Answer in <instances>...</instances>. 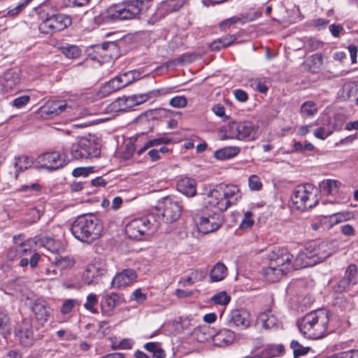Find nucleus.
Instances as JSON below:
<instances>
[{
	"instance_id": "nucleus-1",
	"label": "nucleus",
	"mask_w": 358,
	"mask_h": 358,
	"mask_svg": "<svg viewBox=\"0 0 358 358\" xmlns=\"http://www.w3.org/2000/svg\"><path fill=\"white\" fill-rule=\"evenodd\" d=\"M203 205L206 208H215L223 212L235 205L241 198L238 186L220 184L214 188L205 187L202 192Z\"/></svg>"
},
{
	"instance_id": "nucleus-2",
	"label": "nucleus",
	"mask_w": 358,
	"mask_h": 358,
	"mask_svg": "<svg viewBox=\"0 0 358 358\" xmlns=\"http://www.w3.org/2000/svg\"><path fill=\"white\" fill-rule=\"evenodd\" d=\"M102 231V224L93 214L78 216L71 227L73 236L78 241L87 243H91L99 239Z\"/></svg>"
},
{
	"instance_id": "nucleus-3",
	"label": "nucleus",
	"mask_w": 358,
	"mask_h": 358,
	"mask_svg": "<svg viewBox=\"0 0 358 358\" xmlns=\"http://www.w3.org/2000/svg\"><path fill=\"white\" fill-rule=\"evenodd\" d=\"M329 322L328 311L325 309H319L307 313L298 322V327L304 337L319 339L326 335Z\"/></svg>"
},
{
	"instance_id": "nucleus-4",
	"label": "nucleus",
	"mask_w": 358,
	"mask_h": 358,
	"mask_svg": "<svg viewBox=\"0 0 358 358\" xmlns=\"http://www.w3.org/2000/svg\"><path fill=\"white\" fill-rule=\"evenodd\" d=\"M160 224V216L152 213L131 220L127 224L125 231L131 238L141 240L151 236L157 230Z\"/></svg>"
},
{
	"instance_id": "nucleus-5",
	"label": "nucleus",
	"mask_w": 358,
	"mask_h": 358,
	"mask_svg": "<svg viewBox=\"0 0 358 358\" xmlns=\"http://www.w3.org/2000/svg\"><path fill=\"white\" fill-rule=\"evenodd\" d=\"M145 0H126L110 6L103 13L106 20H131L140 14Z\"/></svg>"
},
{
	"instance_id": "nucleus-6",
	"label": "nucleus",
	"mask_w": 358,
	"mask_h": 358,
	"mask_svg": "<svg viewBox=\"0 0 358 358\" xmlns=\"http://www.w3.org/2000/svg\"><path fill=\"white\" fill-rule=\"evenodd\" d=\"M316 193L317 189L310 184L298 186L292 196L294 206L301 210L315 206L319 201Z\"/></svg>"
},
{
	"instance_id": "nucleus-7",
	"label": "nucleus",
	"mask_w": 358,
	"mask_h": 358,
	"mask_svg": "<svg viewBox=\"0 0 358 358\" xmlns=\"http://www.w3.org/2000/svg\"><path fill=\"white\" fill-rule=\"evenodd\" d=\"M29 254L31 255V257L29 258H22L19 264L22 267H26L29 265L31 268H34L37 266L41 259V255L37 252H32L29 244L26 241L22 243V244L11 247L7 252V256L10 259H13L16 257L28 255Z\"/></svg>"
},
{
	"instance_id": "nucleus-8",
	"label": "nucleus",
	"mask_w": 358,
	"mask_h": 358,
	"mask_svg": "<svg viewBox=\"0 0 358 358\" xmlns=\"http://www.w3.org/2000/svg\"><path fill=\"white\" fill-rule=\"evenodd\" d=\"M71 157L74 159H91L99 157L101 152L94 141L83 138L71 147Z\"/></svg>"
},
{
	"instance_id": "nucleus-9",
	"label": "nucleus",
	"mask_w": 358,
	"mask_h": 358,
	"mask_svg": "<svg viewBox=\"0 0 358 358\" xmlns=\"http://www.w3.org/2000/svg\"><path fill=\"white\" fill-rule=\"evenodd\" d=\"M71 24L70 17L64 14H53L48 16L38 26L41 33L52 34L64 30Z\"/></svg>"
},
{
	"instance_id": "nucleus-10",
	"label": "nucleus",
	"mask_w": 358,
	"mask_h": 358,
	"mask_svg": "<svg viewBox=\"0 0 358 358\" xmlns=\"http://www.w3.org/2000/svg\"><path fill=\"white\" fill-rule=\"evenodd\" d=\"M161 220L163 219L166 223L176 221L180 216L182 206L180 202L173 197L166 196L162 199L159 203Z\"/></svg>"
},
{
	"instance_id": "nucleus-11",
	"label": "nucleus",
	"mask_w": 358,
	"mask_h": 358,
	"mask_svg": "<svg viewBox=\"0 0 358 358\" xmlns=\"http://www.w3.org/2000/svg\"><path fill=\"white\" fill-rule=\"evenodd\" d=\"M196 222L200 232L209 234L219 229L224 224V220L220 213H213L199 217Z\"/></svg>"
},
{
	"instance_id": "nucleus-12",
	"label": "nucleus",
	"mask_w": 358,
	"mask_h": 358,
	"mask_svg": "<svg viewBox=\"0 0 358 358\" xmlns=\"http://www.w3.org/2000/svg\"><path fill=\"white\" fill-rule=\"evenodd\" d=\"M269 263L280 269L284 270L287 274L292 268L293 255L285 249L278 248L273 251L269 255Z\"/></svg>"
},
{
	"instance_id": "nucleus-13",
	"label": "nucleus",
	"mask_w": 358,
	"mask_h": 358,
	"mask_svg": "<svg viewBox=\"0 0 358 358\" xmlns=\"http://www.w3.org/2000/svg\"><path fill=\"white\" fill-rule=\"evenodd\" d=\"M107 272L105 262H96L87 266L83 274V279L87 285L97 283L99 278Z\"/></svg>"
},
{
	"instance_id": "nucleus-14",
	"label": "nucleus",
	"mask_w": 358,
	"mask_h": 358,
	"mask_svg": "<svg viewBox=\"0 0 358 358\" xmlns=\"http://www.w3.org/2000/svg\"><path fill=\"white\" fill-rule=\"evenodd\" d=\"M20 80V71L16 69L6 71L0 78L1 91L5 94L13 92Z\"/></svg>"
},
{
	"instance_id": "nucleus-15",
	"label": "nucleus",
	"mask_w": 358,
	"mask_h": 358,
	"mask_svg": "<svg viewBox=\"0 0 358 358\" xmlns=\"http://www.w3.org/2000/svg\"><path fill=\"white\" fill-rule=\"evenodd\" d=\"M37 162L41 168L49 171L59 169L65 165V162L61 159L60 155L56 152H47L40 155L37 158Z\"/></svg>"
},
{
	"instance_id": "nucleus-16",
	"label": "nucleus",
	"mask_w": 358,
	"mask_h": 358,
	"mask_svg": "<svg viewBox=\"0 0 358 358\" xmlns=\"http://www.w3.org/2000/svg\"><path fill=\"white\" fill-rule=\"evenodd\" d=\"M250 313L245 309H235L229 315V325L239 329H245L250 326Z\"/></svg>"
},
{
	"instance_id": "nucleus-17",
	"label": "nucleus",
	"mask_w": 358,
	"mask_h": 358,
	"mask_svg": "<svg viewBox=\"0 0 358 358\" xmlns=\"http://www.w3.org/2000/svg\"><path fill=\"white\" fill-rule=\"evenodd\" d=\"M308 248L315 260V264L324 261L334 252L331 244L327 242H322L317 245L315 244L310 245Z\"/></svg>"
},
{
	"instance_id": "nucleus-18",
	"label": "nucleus",
	"mask_w": 358,
	"mask_h": 358,
	"mask_svg": "<svg viewBox=\"0 0 358 358\" xmlns=\"http://www.w3.org/2000/svg\"><path fill=\"white\" fill-rule=\"evenodd\" d=\"M31 308L38 322L43 324L48 321L50 312L45 300L42 299H36L33 302Z\"/></svg>"
},
{
	"instance_id": "nucleus-19",
	"label": "nucleus",
	"mask_w": 358,
	"mask_h": 358,
	"mask_svg": "<svg viewBox=\"0 0 358 358\" xmlns=\"http://www.w3.org/2000/svg\"><path fill=\"white\" fill-rule=\"evenodd\" d=\"M120 304V296L115 292L106 294L101 301V308L104 315H111L115 307Z\"/></svg>"
},
{
	"instance_id": "nucleus-20",
	"label": "nucleus",
	"mask_w": 358,
	"mask_h": 358,
	"mask_svg": "<svg viewBox=\"0 0 358 358\" xmlns=\"http://www.w3.org/2000/svg\"><path fill=\"white\" fill-rule=\"evenodd\" d=\"M314 265H315V260L312 256L308 246L300 251L292 262V268L296 270Z\"/></svg>"
},
{
	"instance_id": "nucleus-21",
	"label": "nucleus",
	"mask_w": 358,
	"mask_h": 358,
	"mask_svg": "<svg viewBox=\"0 0 358 358\" xmlns=\"http://www.w3.org/2000/svg\"><path fill=\"white\" fill-rule=\"evenodd\" d=\"M238 140L255 141L257 138V127L250 121L238 122Z\"/></svg>"
},
{
	"instance_id": "nucleus-22",
	"label": "nucleus",
	"mask_w": 358,
	"mask_h": 358,
	"mask_svg": "<svg viewBox=\"0 0 358 358\" xmlns=\"http://www.w3.org/2000/svg\"><path fill=\"white\" fill-rule=\"evenodd\" d=\"M136 271L133 269H124L117 273L111 282L113 287L120 288L132 283L136 278Z\"/></svg>"
},
{
	"instance_id": "nucleus-23",
	"label": "nucleus",
	"mask_w": 358,
	"mask_h": 358,
	"mask_svg": "<svg viewBox=\"0 0 358 358\" xmlns=\"http://www.w3.org/2000/svg\"><path fill=\"white\" fill-rule=\"evenodd\" d=\"M96 52L104 59H116L120 55V48L115 42H105L96 46Z\"/></svg>"
},
{
	"instance_id": "nucleus-24",
	"label": "nucleus",
	"mask_w": 358,
	"mask_h": 358,
	"mask_svg": "<svg viewBox=\"0 0 358 358\" xmlns=\"http://www.w3.org/2000/svg\"><path fill=\"white\" fill-rule=\"evenodd\" d=\"M177 189L187 196H194L196 194V182L192 178L184 177L178 181Z\"/></svg>"
},
{
	"instance_id": "nucleus-25",
	"label": "nucleus",
	"mask_w": 358,
	"mask_h": 358,
	"mask_svg": "<svg viewBox=\"0 0 358 358\" xmlns=\"http://www.w3.org/2000/svg\"><path fill=\"white\" fill-rule=\"evenodd\" d=\"M257 321L261 323L266 329L275 328L278 325V320L273 314L271 308L270 307L266 308L259 314Z\"/></svg>"
},
{
	"instance_id": "nucleus-26",
	"label": "nucleus",
	"mask_w": 358,
	"mask_h": 358,
	"mask_svg": "<svg viewBox=\"0 0 358 358\" xmlns=\"http://www.w3.org/2000/svg\"><path fill=\"white\" fill-rule=\"evenodd\" d=\"M16 334L19 336L24 345H31L34 340V334L31 326L27 322L23 321L19 329L16 330Z\"/></svg>"
},
{
	"instance_id": "nucleus-27",
	"label": "nucleus",
	"mask_w": 358,
	"mask_h": 358,
	"mask_svg": "<svg viewBox=\"0 0 358 358\" xmlns=\"http://www.w3.org/2000/svg\"><path fill=\"white\" fill-rule=\"evenodd\" d=\"M123 88L121 83L120 82L117 76L114 78L111 79L110 81L106 83L99 91V96L100 97H106L112 94L114 92H116L120 89Z\"/></svg>"
},
{
	"instance_id": "nucleus-28",
	"label": "nucleus",
	"mask_w": 358,
	"mask_h": 358,
	"mask_svg": "<svg viewBox=\"0 0 358 358\" xmlns=\"http://www.w3.org/2000/svg\"><path fill=\"white\" fill-rule=\"evenodd\" d=\"M340 185L341 182L338 180L326 179L320 182L319 188L322 192L328 195H334L338 192Z\"/></svg>"
},
{
	"instance_id": "nucleus-29",
	"label": "nucleus",
	"mask_w": 358,
	"mask_h": 358,
	"mask_svg": "<svg viewBox=\"0 0 358 358\" xmlns=\"http://www.w3.org/2000/svg\"><path fill=\"white\" fill-rule=\"evenodd\" d=\"M227 275V268L224 264L217 262L213 267L210 273L212 282H219L223 280Z\"/></svg>"
},
{
	"instance_id": "nucleus-30",
	"label": "nucleus",
	"mask_w": 358,
	"mask_h": 358,
	"mask_svg": "<svg viewBox=\"0 0 358 358\" xmlns=\"http://www.w3.org/2000/svg\"><path fill=\"white\" fill-rule=\"evenodd\" d=\"M283 271L284 270L280 269V268H277L269 263L268 266L264 269L263 275L268 281L275 282L282 275H285Z\"/></svg>"
},
{
	"instance_id": "nucleus-31",
	"label": "nucleus",
	"mask_w": 358,
	"mask_h": 358,
	"mask_svg": "<svg viewBox=\"0 0 358 358\" xmlns=\"http://www.w3.org/2000/svg\"><path fill=\"white\" fill-rule=\"evenodd\" d=\"M236 37L235 35H227L212 42L210 47L212 50H219L221 48H225L229 46L236 41Z\"/></svg>"
},
{
	"instance_id": "nucleus-32",
	"label": "nucleus",
	"mask_w": 358,
	"mask_h": 358,
	"mask_svg": "<svg viewBox=\"0 0 358 358\" xmlns=\"http://www.w3.org/2000/svg\"><path fill=\"white\" fill-rule=\"evenodd\" d=\"M239 151V148L236 146L225 147L217 150L215 152L214 156L217 159L226 160L237 155Z\"/></svg>"
},
{
	"instance_id": "nucleus-33",
	"label": "nucleus",
	"mask_w": 358,
	"mask_h": 358,
	"mask_svg": "<svg viewBox=\"0 0 358 358\" xmlns=\"http://www.w3.org/2000/svg\"><path fill=\"white\" fill-rule=\"evenodd\" d=\"M57 115L62 113L74 114L78 109L77 104L73 101L57 100Z\"/></svg>"
},
{
	"instance_id": "nucleus-34",
	"label": "nucleus",
	"mask_w": 358,
	"mask_h": 358,
	"mask_svg": "<svg viewBox=\"0 0 358 358\" xmlns=\"http://www.w3.org/2000/svg\"><path fill=\"white\" fill-rule=\"evenodd\" d=\"M42 244L44 248L56 255L64 250V247L61 241L51 238L45 237L42 240Z\"/></svg>"
},
{
	"instance_id": "nucleus-35",
	"label": "nucleus",
	"mask_w": 358,
	"mask_h": 358,
	"mask_svg": "<svg viewBox=\"0 0 358 358\" xmlns=\"http://www.w3.org/2000/svg\"><path fill=\"white\" fill-rule=\"evenodd\" d=\"M50 260L60 269L71 268L74 264L73 259L69 256L62 257L57 255L53 258L50 257Z\"/></svg>"
},
{
	"instance_id": "nucleus-36",
	"label": "nucleus",
	"mask_w": 358,
	"mask_h": 358,
	"mask_svg": "<svg viewBox=\"0 0 358 358\" xmlns=\"http://www.w3.org/2000/svg\"><path fill=\"white\" fill-rule=\"evenodd\" d=\"M224 133L222 138H236L238 139V122H231L224 127L221 131Z\"/></svg>"
},
{
	"instance_id": "nucleus-37",
	"label": "nucleus",
	"mask_w": 358,
	"mask_h": 358,
	"mask_svg": "<svg viewBox=\"0 0 358 358\" xmlns=\"http://www.w3.org/2000/svg\"><path fill=\"white\" fill-rule=\"evenodd\" d=\"M33 164L32 159L27 156L16 157L15 158V167L17 169L16 177H17L18 172L22 171L31 167Z\"/></svg>"
},
{
	"instance_id": "nucleus-38",
	"label": "nucleus",
	"mask_w": 358,
	"mask_h": 358,
	"mask_svg": "<svg viewBox=\"0 0 358 358\" xmlns=\"http://www.w3.org/2000/svg\"><path fill=\"white\" fill-rule=\"evenodd\" d=\"M357 272V266L355 264L348 266L345 271L344 277L339 281L338 285L340 287L345 289L352 281Z\"/></svg>"
},
{
	"instance_id": "nucleus-39",
	"label": "nucleus",
	"mask_w": 358,
	"mask_h": 358,
	"mask_svg": "<svg viewBox=\"0 0 358 358\" xmlns=\"http://www.w3.org/2000/svg\"><path fill=\"white\" fill-rule=\"evenodd\" d=\"M284 351V348L282 345H269L266 346L262 352L264 358H273L278 356Z\"/></svg>"
},
{
	"instance_id": "nucleus-40",
	"label": "nucleus",
	"mask_w": 358,
	"mask_h": 358,
	"mask_svg": "<svg viewBox=\"0 0 358 358\" xmlns=\"http://www.w3.org/2000/svg\"><path fill=\"white\" fill-rule=\"evenodd\" d=\"M57 100L50 101L41 108V113L43 115L48 117H53L57 115Z\"/></svg>"
},
{
	"instance_id": "nucleus-41",
	"label": "nucleus",
	"mask_w": 358,
	"mask_h": 358,
	"mask_svg": "<svg viewBox=\"0 0 358 358\" xmlns=\"http://www.w3.org/2000/svg\"><path fill=\"white\" fill-rule=\"evenodd\" d=\"M62 52L69 59H77L81 55L80 49L74 45H67L61 48Z\"/></svg>"
},
{
	"instance_id": "nucleus-42",
	"label": "nucleus",
	"mask_w": 358,
	"mask_h": 358,
	"mask_svg": "<svg viewBox=\"0 0 358 358\" xmlns=\"http://www.w3.org/2000/svg\"><path fill=\"white\" fill-rule=\"evenodd\" d=\"M352 215L350 212L345 211L337 213L331 215L329 217V222L331 223V226L334 224L349 220L352 218Z\"/></svg>"
},
{
	"instance_id": "nucleus-43",
	"label": "nucleus",
	"mask_w": 358,
	"mask_h": 358,
	"mask_svg": "<svg viewBox=\"0 0 358 358\" xmlns=\"http://www.w3.org/2000/svg\"><path fill=\"white\" fill-rule=\"evenodd\" d=\"M10 331V320L8 313L0 308V332L7 334Z\"/></svg>"
},
{
	"instance_id": "nucleus-44",
	"label": "nucleus",
	"mask_w": 358,
	"mask_h": 358,
	"mask_svg": "<svg viewBox=\"0 0 358 358\" xmlns=\"http://www.w3.org/2000/svg\"><path fill=\"white\" fill-rule=\"evenodd\" d=\"M317 111L316 104L313 101H306L301 107V112L305 116H313Z\"/></svg>"
},
{
	"instance_id": "nucleus-45",
	"label": "nucleus",
	"mask_w": 358,
	"mask_h": 358,
	"mask_svg": "<svg viewBox=\"0 0 358 358\" xmlns=\"http://www.w3.org/2000/svg\"><path fill=\"white\" fill-rule=\"evenodd\" d=\"M98 303V298L95 294L91 293L87 296V301L84 307L92 313H97V308L95 307Z\"/></svg>"
},
{
	"instance_id": "nucleus-46",
	"label": "nucleus",
	"mask_w": 358,
	"mask_h": 358,
	"mask_svg": "<svg viewBox=\"0 0 358 358\" xmlns=\"http://www.w3.org/2000/svg\"><path fill=\"white\" fill-rule=\"evenodd\" d=\"M211 300L215 304L225 306L229 303L231 297L226 292L222 291L215 294Z\"/></svg>"
},
{
	"instance_id": "nucleus-47",
	"label": "nucleus",
	"mask_w": 358,
	"mask_h": 358,
	"mask_svg": "<svg viewBox=\"0 0 358 358\" xmlns=\"http://www.w3.org/2000/svg\"><path fill=\"white\" fill-rule=\"evenodd\" d=\"M217 338L224 344L229 345L233 343L235 335L232 331L229 329H224L217 334Z\"/></svg>"
},
{
	"instance_id": "nucleus-48",
	"label": "nucleus",
	"mask_w": 358,
	"mask_h": 358,
	"mask_svg": "<svg viewBox=\"0 0 358 358\" xmlns=\"http://www.w3.org/2000/svg\"><path fill=\"white\" fill-rule=\"evenodd\" d=\"M291 348L294 351L295 357L306 355L310 350L309 347H303L296 341H292Z\"/></svg>"
},
{
	"instance_id": "nucleus-49",
	"label": "nucleus",
	"mask_w": 358,
	"mask_h": 358,
	"mask_svg": "<svg viewBox=\"0 0 358 358\" xmlns=\"http://www.w3.org/2000/svg\"><path fill=\"white\" fill-rule=\"evenodd\" d=\"M323 46V43L316 38H310L305 43V48L308 51L317 50Z\"/></svg>"
},
{
	"instance_id": "nucleus-50",
	"label": "nucleus",
	"mask_w": 358,
	"mask_h": 358,
	"mask_svg": "<svg viewBox=\"0 0 358 358\" xmlns=\"http://www.w3.org/2000/svg\"><path fill=\"white\" fill-rule=\"evenodd\" d=\"M329 358H358V350H350L330 356Z\"/></svg>"
},
{
	"instance_id": "nucleus-51",
	"label": "nucleus",
	"mask_w": 358,
	"mask_h": 358,
	"mask_svg": "<svg viewBox=\"0 0 358 358\" xmlns=\"http://www.w3.org/2000/svg\"><path fill=\"white\" fill-rule=\"evenodd\" d=\"M27 5H28V3L26 2L25 0H24L23 2L20 3L14 8L8 10L6 15H4V17H16L20 13H21L22 11V10L26 6H27Z\"/></svg>"
},
{
	"instance_id": "nucleus-52",
	"label": "nucleus",
	"mask_w": 358,
	"mask_h": 358,
	"mask_svg": "<svg viewBox=\"0 0 358 358\" xmlns=\"http://www.w3.org/2000/svg\"><path fill=\"white\" fill-rule=\"evenodd\" d=\"M169 103L174 108H184L187 106V101L185 96H177L172 98Z\"/></svg>"
},
{
	"instance_id": "nucleus-53",
	"label": "nucleus",
	"mask_w": 358,
	"mask_h": 358,
	"mask_svg": "<svg viewBox=\"0 0 358 358\" xmlns=\"http://www.w3.org/2000/svg\"><path fill=\"white\" fill-rule=\"evenodd\" d=\"M208 329L206 328H199L195 329L194 331V336L196 339L199 342H204L207 341L210 336L207 334Z\"/></svg>"
},
{
	"instance_id": "nucleus-54",
	"label": "nucleus",
	"mask_w": 358,
	"mask_h": 358,
	"mask_svg": "<svg viewBox=\"0 0 358 358\" xmlns=\"http://www.w3.org/2000/svg\"><path fill=\"white\" fill-rule=\"evenodd\" d=\"M132 98H133V95L129 96H124L122 98H119L118 99H117V101H116L115 102H113L112 103V106H115L117 103H118L119 105L121 103H124L125 104L126 108H132L135 106H137L135 103L134 99H132Z\"/></svg>"
},
{
	"instance_id": "nucleus-55",
	"label": "nucleus",
	"mask_w": 358,
	"mask_h": 358,
	"mask_svg": "<svg viewBox=\"0 0 358 358\" xmlns=\"http://www.w3.org/2000/svg\"><path fill=\"white\" fill-rule=\"evenodd\" d=\"M293 147V151L295 152H303L306 150L311 151L314 149L313 145L310 143H305L303 144L301 142H295Z\"/></svg>"
},
{
	"instance_id": "nucleus-56",
	"label": "nucleus",
	"mask_w": 358,
	"mask_h": 358,
	"mask_svg": "<svg viewBox=\"0 0 358 358\" xmlns=\"http://www.w3.org/2000/svg\"><path fill=\"white\" fill-rule=\"evenodd\" d=\"M131 74L127 71L124 73L117 76L120 82L123 87L129 85L134 82V77H131Z\"/></svg>"
},
{
	"instance_id": "nucleus-57",
	"label": "nucleus",
	"mask_w": 358,
	"mask_h": 358,
	"mask_svg": "<svg viewBox=\"0 0 358 358\" xmlns=\"http://www.w3.org/2000/svg\"><path fill=\"white\" fill-rule=\"evenodd\" d=\"M254 224V220L252 219V213L247 211L245 213L243 220L240 224L241 229H247L252 227Z\"/></svg>"
},
{
	"instance_id": "nucleus-58",
	"label": "nucleus",
	"mask_w": 358,
	"mask_h": 358,
	"mask_svg": "<svg viewBox=\"0 0 358 358\" xmlns=\"http://www.w3.org/2000/svg\"><path fill=\"white\" fill-rule=\"evenodd\" d=\"M134 342L131 339L124 338L117 345H113L112 348L113 350L116 349H122V350H127L131 349L133 346Z\"/></svg>"
},
{
	"instance_id": "nucleus-59",
	"label": "nucleus",
	"mask_w": 358,
	"mask_h": 358,
	"mask_svg": "<svg viewBox=\"0 0 358 358\" xmlns=\"http://www.w3.org/2000/svg\"><path fill=\"white\" fill-rule=\"evenodd\" d=\"M171 142V139L165 137H159L154 139H150L147 141L149 148L158 146L162 144H169Z\"/></svg>"
},
{
	"instance_id": "nucleus-60",
	"label": "nucleus",
	"mask_w": 358,
	"mask_h": 358,
	"mask_svg": "<svg viewBox=\"0 0 358 358\" xmlns=\"http://www.w3.org/2000/svg\"><path fill=\"white\" fill-rule=\"evenodd\" d=\"M93 169V167H78L76 168L73 170L72 175L74 177H80V176H85L87 177L89 173L92 171Z\"/></svg>"
},
{
	"instance_id": "nucleus-61",
	"label": "nucleus",
	"mask_w": 358,
	"mask_h": 358,
	"mask_svg": "<svg viewBox=\"0 0 358 358\" xmlns=\"http://www.w3.org/2000/svg\"><path fill=\"white\" fill-rule=\"evenodd\" d=\"M76 303V301L74 299H66L61 308V313L64 315L69 313Z\"/></svg>"
},
{
	"instance_id": "nucleus-62",
	"label": "nucleus",
	"mask_w": 358,
	"mask_h": 358,
	"mask_svg": "<svg viewBox=\"0 0 358 358\" xmlns=\"http://www.w3.org/2000/svg\"><path fill=\"white\" fill-rule=\"evenodd\" d=\"M248 182L250 188L253 190H259L262 187L259 178L255 175L250 177Z\"/></svg>"
},
{
	"instance_id": "nucleus-63",
	"label": "nucleus",
	"mask_w": 358,
	"mask_h": 358,
	"mask_svg": "<svg viewBox=\"0 0 358 358\" xmlns=\"http://www.w3.org/2000/svg\"><path fill=\"white\" fill-rule=\"evenodd\" d=\"M29 100H30L29 96H28L27 95L21 96H19V97L15 99L13 101V106L20 108L27 105L28 103V102L29 101Z\"/></svg>"
},
{
	"instance_id": "nucleus-64",
	"label": "nucleus",
	"mask_w": 358,
	"mask_h": 358,
	"mask_svg": "<svg viewBox=\"0 0 358 358\" xmlns=\"http://www.w3.org/2000/svg\"><path fill=\"white\" fill-rule=\"evenodd\" d=\"M331 132L329 130L324 127H319L314 131V135L317 138L324 140L331 134Z\"/></svg>"
}]
</instances>
